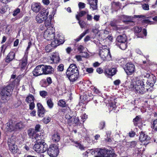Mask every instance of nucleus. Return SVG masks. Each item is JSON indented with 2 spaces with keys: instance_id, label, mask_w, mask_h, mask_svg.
Masks as SVG:
<instances>
[{
  "instance_id": "1",
  "label": "nucleus",
  "mask_w": 157,
  "mask_h": 157,
  "mask_svg": "<svg viewBox=\"0 0 157 157\" xmlns=\"http://www.w3.org/2000/svg\"><path fill=\"white\" fill-rule=\"evenodd\" d=\"M66 73L67 77L71 82L75 81L78 77V70L75 64H71L70 65Z\"/></svg>"
},
{
  "instance_id": "2",
  "label": "nucleus",
  "mask_w": 157,
  "mask_h": 157,
  "mask_svg": "<svg viewBox=\"0 0 157 157\" xmlns=\"http://www.w3.org/2000/svg\"><path fill=\"white\" fill-rule=\"evenodd\" d=\"M144 86L143 81L140 80H136L131 83L129 87L137 93L142 94L145 92Z\"/></svg>"
},
{
  "instance_id": "3",
  "label": "nucleus",
  "mask_w": 157,
  "mask_h": 157,
  "mask_svg": "<svg viewBox=\"0 0 157 157\" xmlns=\"http://www.w3.org/2000/svg\"><path fill=\"white\" fill-rule=\"evenodd\" d=\"M13 90V87L11 85H8L2 89L0 96L3 102L9 100Z\"/></svg>"
},
{
  "instance_id": "4",
  "label": "nucleus",
  "mask_w": 157,
  "mask_h": 157,
  "mask_svg": "<svg viewBox=\"0 0 157 157\" xmlns=\"http://www.w3.org/2000/svg\"><path fill=\"white\" fill-rule=\"evenodd\" d=\"M55 30L52 27H48L44 33V38L48 40H59L60 39H63V37L61 36H59L58 38H55Z\"/></svg>"
},
{
  "instance_id": "5",
  "label": "nucleus",
  "mask_w": 157,
  "mask_h": 157,
  "mask_svg": "<svg viewBox=\"0 0 157 157\" xmlns=\"http://www.w3.org/2000/svg\"><path fill=\"white\" fill-rule=\"evenodd\" d=\"M48 149V146L43 140H41L36 144L34 146L33 149L38 153H44Z\"/></svg>"
},
{
  "instance_id": "6",
  "label": "nucleus",
  "mask_w": 157,
  "mask_h": 157,
  "mask_svg": "<svg viewBox=\"0 0 157 157\" xmlns=\"http://www.w3.org/2000/svg\"><path fill=\"white\" fill-rule=\"evenodd\" d=\"M48 14V10L45 8H43L37 15L36 20L39 23H42L43 21L46 19Z\"/></svg>"
},
{
  "instance_id": "7",
  "label": "nucleus",
  "mask_w": 157,
  "mask_h": 157,
  "mask_svg": "<svg viewBox=\"0 0 157 157\" xmlns=\"http://www.w3.org/2000/svg\"><path fill=\"white\" fill-rule=\"evenodd\" d=\"M106 48V46H103L100 49L99 55L103 60H108L111 58L109 50Z\"/></svg>"
},
{
  "instance_id": "8",
  "label": "nucleus",
  "mask_w": 157,
  "mask_h": 157,
  "mask_svg": "<svg viewBox=\"0 0 157 157\" xmlns=\"http://www.w3.org/2000/svg\"><path fill=\"white\" fill-rule=\"evenodd\" d=\"M64 42L63 39L55 40L51 42L50 44L48 45L45 47V50L47 52H50L53 48L63 44Z\"/></svg>"
},
{
  "instance_id": "9",
  "label": "nucleus",
  "mask_w": 157,
  "mask_h": 157,
  "mask_svg": "<svg viewBox=\"0 0 157 157\" xmlns=\"http://www.w3.org/2000/svg\"><path fill=\"white\" fill-rule=\"evenodd\" d=\"M47 150L48 154L51 157H56L58 154V147L56 145H51Z\"/></svg>"
},
{
  "instance_id": "10",
  "label": "nucleus",
  "mask_w": 157,
  "mask_h": 157,
  "mask_svg": "<svg viewBox=\"0 0 157 157\" xmlns=\"http://www.w3.org/2000/svg\"><path fill=\"white\" fill-rule=\"evenodd\" d=\"M135 68V66L131 62H128L126 64L124 70L127 74L129 75L134 73Z\"/></svg>"
},
{
  "instance_id": "11",
  "label": "nucleus",
  "mask_w": 157,
  "mask_h": 157,
  "mask_svg": "<svg viewBox=\"0 0 157 157\" xmlns=\"http://www.w3.org/2000/svg\"><path fill=\"white\" fill-rule=\"evenodd\" d=\"M139 139L142 144L145 146L147 145L150 142V138L142 132L140 133Z\"/></svg>"
},
{
  "instance_id": "12",
  "label": "nucleus",
  "mask_w": 157,
  "mask_h": 157,
  "mask_svg": "<svg viewBox=\"0 0 157 157\" xmlns=\"http://www.w3.org/2000/svg\"><path fill=\"white\" fill-rule=\"evenodd\" d=\"M5 131L6 132H11L12 131H15V124H14L11 120H10L6 124Z\"/></svg>"
},
{
  "instance_id": "13",
  "label": "nucleus",
  "mask_w": 157,
  "mask_h": 157,
  "mask_svg": "<svg viewBox=\"0 0 157 157\" xmlns=\"http://www.w3.org/2000/svg\"><path fill=\"white\" fill-rule=\"evenodd\" d=\"M43 65L36 66L33 71L34 76H37L44 74Z\"/></svg>"
},
{
  "instance_id": "14",
  "label": "nucleus",
  "mask_w": 157,
  "mask_h": 157,
  "mask_svg": "<svg viewBox=\"0 0 157 157\" xmlns=\"http://www.w3.org/2000/svg\"><path fill=\"white\" fill-rule=\"evenodd\" d=\"M34 99L33 96L32 94L29 95L26 98L25 101L28 103L29 104V109L31 110H33L35 107Z\"/></svg>"
},
{
  "instance_id": "15",
  "label": "nucleus",
  "mask_w": 157,
  "mask_h": 157,
  "mask_svg": "<svg viewBox=\"0 0 157 157\" xmlns=\"http://www.w3.org/2000/svg\"><path fill=\"white\" fill-rule=\"evenodd\" d=\"M117 71L115 68H108L105 69L104 71L105 75L108 78H110L114 75Z\"/></svg>"
},
{
  "instance_id": "16",
  "label": "nucleus",
  "mask_w": 157,
  "mask_h": 157,
  "mask_svg": "<svg viewBox=\"0 0 157 157\" xmlns=\"http://www.w3.org/2000/svg\"><path fill=\"white\" fill-rule=\"evenodd\" d=\"M98 154L100 155L101 157H105L108 156L112 153H113L112 151L108 150L105 149H99Z\"/></svg>"
},
{
  "instance_id": "17",
  "label": "nucleus",
  "mask_w": 157,
  "mask_h": 157,
  "mask_svg": "<svg viewBox=\"0 0 157 157\" xmlns=\"http://www.w3.org/2000/svg\"><path fill=\"white\" fill-rule=\"evenodd\" d=\"M43 68L44 74H52L53 72V69L51 66L43 65Z\"/></svg>"
},
{
  "instance_id": "18",
  "label": "nucleus",
  "mask_w": 157,
  "mask_h": 157,
  "mask_svg": "<svg viewBox=\"0 0 157 157\" xmlns=\"http://www.w3.org/2000/svg\"><path fill=\"white\" fill-rule=\"evenodd\" d=\"M31 9L34 12L37 13L41 10V6L40 3H34L32 5Z\"/></svg>"
},
{
  "instance_id": "19",
  "label": "nucleus",
  "mask_w": 157,
  "mask_h": 157,
  "mask_svg": "<svg viewBox=\"0 0 157 157\" xmlns=\"http://www.w3.org/2000/svg\"><path fill=\"white\" fill-rule=\"evenodd\" d=\"M37 106L38 109V115L40 117H42L44 116L45 111L41 104L38 103Z\"/></svg>"
},
{
  "instance_id": "20",
  "label": "nucleus",
  "mask_w": 157,
  "mask_h": 157,
  "mask_svg": "<svg viewBox=\"0 0 157 157\" xmlns=\"http://www.w3.org/2000/svg\"><path fill=\"white\" fill-rule=\"evenodd\" d=\"M27 57L26 56H25L20 61V65L21 70L25 69L27 62Z\"/></svg>"
},
{
  "instance_id": "21",
  "label": "nucleus",
  "mask_w": 157,
  "mask_h": 157,
  "mask_svg": "<svg viewBox=\"0 0 157 157\" xmlns=\"http://www.w3.org/2000/svg\"><path fill=\"white\" fill-rule=\"evenodd\" d=\"M98 0H89V3L90 5V8L93 10H95L97 8Z\"/></svg>"
},
{
  "instance_id": "22",
  "label": "nucleus",
  "mask_w": 157,
  "mask_h": 157,
  "mask_svg": "<svg viewBox=\"0 0 157 157\" xmlns=\"http://www.w3.org/2000/svg\"><path fill=\"white\" fill-rule=\"evenodd\" d=\"M25 125L22 122L20 121L15 124V131L18 130H21L25 127Z\"/></svg>"
},
{
  "instance_id": "23",
  "label": "nucleus",
  "mask_w": 157,
  "mask_h": 157,
  "mask_svg": "<svg viewBox=\"0 0 157 157\" xmlns=\"http://www.w3.org/2000/svg\"><path fill=\"white\" fill-rule=\"evenodd\" d=\"M59 58L58 56L53 55L52 57H50V59L49 60L48 62L51 63H57L59 61Z\"/></svg>"
},
{
  "instance_id": "24",
  "label": "nucleus",
  "mask_w": 157,
  "mask_h": 157,
  "mask_svg": "<svg viewBox=\"0 0 157 157\" xmlns=\"http://www.w3.org/2000/svg\"><path fill=\"white\" fill-rule=\"evenodd\" d=\"M21 77V75L18 76L14 80H13L11 81V82H12V83L9 85H11V86H13V88H14V87L15 86L18 85L19 84L20 79Z\"/></svg>"
},
{
  "instance_id": "25",
  "label": "nucleus",
  "mask_w": 157,
  "mask_h": 157,
  "mask_svg": "<svg viewBox=\"0 0 157 157\" xmlns=\"http://www.w3.org/2000/svg\"><path fill=\"white\" fill-rule=\"evenodd\" d=\"M126 36L124 34L119 35L116 39L117 41L120 43L126 42Z\"/></svg>"
},
{
  "instance_id": "26",
  "label": "nucleus",
  "mask_w": 157,
  "mask_h": 157,
  "mask_svg": "<svg viewBox=\"0 0 157 157\" xmlns=\"http://www.w3.org/2000/svg\"><path fill=\"white\" fill-rule=\"evenodd\" d=\"M15 56V54L13 52H10L8 55L6 61L7 63H9L12 60Z\"/></svg>"
},
{
  "instance_id": "27",
  "label": "nucleus",
  "mask_w": 157,
  "mask_h": 157,
  "mask_svg": "<svg viewBox=\"0 0 157 157\" xmlns=\"http://www.w3.org/2000/svg\"><path fill=\"white\" fill-rule=\"evenodd\" d=\"M52 140L56 142H59L60 139V136L59 133L57 132H55L53 134L52 137Z\"/></svg>"
},
{
  "instance_id": "28",
  "label": "nucleus",
  "mask_w": 157,
  "mask_h": 157,
  "mask_svg": "<svg viewBox=\"0 0 157 157\" xmlns=\"http://www.w3.org/2000/svg\"><path fill=\"white\" fill-rule=\"evenodd\" d=\"M16 139L14 136H12L11 138H8L7 143L8 146L15 144Z\"/></svg>"
},
{
  "instance_id": "29",
  "label": "nucleus",
  "mask_w": 157,
  "mask_h": 157,
  "mask_svg": "<svg viewBox=\"0 0 157 157\" xmlns=\"http://www.w3.org/2000/svg\"><path fill=\"white\" fill-rule=\"evenodd\" d=\"M10 151L13 153H15L17 152L18 147L16 145L14 144L9 146Z\"/></svg>"
},
{
  "instance_id": "30",
  "label": "nucleus",
  "mask_w": 157,
  "mask_h": 157,
  "mask_svg": "<svg viewBox=\"0 0 157 157\" xmlns=\"http://www.w3.org/2000/svg\"><path fill=\"white\" fill-rule=\"evenodd\" d=\"M40 124H37L35 127V130H29V132L32 133L33 135L34 134H36V132H38L40 131Z\"/></svg>"
},
{
  "instance_id": "31",
  "label": "nucleus",
  "mask_w": 157,
  "mask_h": 157,
  "mask_svg": "<svg viewBox=\"0 0 157 157\" xmlns=\"http://www.w3.org/2000/svg\"><path fill=\"white\" fill-rule=\"evenodd\" d=\"M87 13H88V11H81L78 15H76V18L78 21H79L80 17L84 16L85 14H86Z\"/></svg>"
},
{
  "instance_id": "32",
  "label": "nucleus",
  "mask_w": 157,
  "mask_h": 157,
  "mask_svg": "<svg viewBox=\"0 0 157 157\" xmlns=\"http://www.w3.org/2000/svg\"><path fill=\"white\" fill-rule=\"evenodd\" d=\"M122 17L124 19V20H123L124 22H133L132 20L133 19V17L124 15L122 16Z\"/></svg>"
},
{
  "instance_id": "33",
  "label": "nucleus",
  "mask_w": 157,
  "mask_h": 157,
  "mask_svg": "<svg viewBox=\"0 0 157 157\" xmlns=\"http://www.w3.org/2000/svg\"><path fill=\"white\" fill-rule=\"evenodd\" d=\"M119 44V48L122 50H124L127 48V44L126 42L120 43Z\"/></svg>"
},
{
  "instance_id": "34",
  "label": "nucleus",
  "mask_w": 157,
  "mask_h": 157,
  "mask_svg": "<svg viewBox=\"0 0 157 157\" xmlns=\"http://www.w3.org/2000/svg\"><path fill=\"white\" fill-rule=\"evenodd\" d=\"M45 20V26L48 28L49 27H51L50 26L51 24V19L50 18L49 19H46Z\"/></svg>"
},
{
  "instance_id": "35",
  "label": "nucleus",
  "mask_w": 157,
  "mask_h": 157,
  "mask_svg": "<svg viewBox=\"0 0 157 157\" xmlns=\"http://www.w3.org/2000/svg\"><path fill=\"white\" fill-rule=\"evenodd\" d=\"M152 127L154 130L157 131V119L153 121Z\"/></svg>"
},
{
  "instance_id": "36",
  "label": "nucleus",
  "mask_w": 157,
  "mask_h": 157,
  "mask_svg": "<svg viewBox=\"0 0 157 157\" xmlns=\"http://www.w3.org/2000/svg\"><path fill=\"white\" fill-rule=\"evenodd\" d=\"M58 105L61 107H65L66 105V102L63 100H59L58 103Z\"/></svg>"
},
{
  "instance_id": "37",
  "label": "nucleus",
  "mask_w": 157,
  "mask_h": 157,
  "mask_svg": "<svg viewBox=\"0 0 157 157\" xmlns=\"http://www.w3.org/2000/svg\"><path fill=\"white\" fill-rule=\"evenodd\" d=\"M47 104L50 108H52L53 106V104L51 99H48L47 101Z\"/></svg>"
},
{
  "instance_id": "38",
  "label": "nucleus",
  "mask_w": 157,
  "mask_h": 157,
  "mask_svg": "<svg viewBox=\"0 0 157 157\" xmlns=\"http://www.w3.org/2000/svg\"><path fill=\"white\" fill-rule=\"evenodd\" d=\"M75 146L76 147L79 148L81 150H84L85 147L78 143L76 142L75 143Z\"/></svg>"
},
{
  "instance_id": "39",
  "label": "nucleus",
  "mask_w": 157,
  "mask_h": 157,
  "mask_svg": "<svg viewBox=\"0 0 157 157\" xmlns=\"http://www.w3.org/2000/svg\"><path fill=\"white\" fill-rule=\"evenodd\" d=\"M40 94L41 97L45 98L47 95L48 94L47 92L45 91H41L40 92Z\"/></svg>"
},
{
  "instance_id": "40",
  "label": "nucleus",
  "mask_w": 157,
  "mask_h": 157,
  "mask_svg": "<svg viewBox=\"0 0 157 157\" xmlns=\"http://www.w3.org/2000/svg\"><path fill=\"white\" fill-rule=\"evenodd\" d=\"M50 118L48 117H46L44 118L43 119V122L45 124H47L48 122H50Z\"/></svg>"
},
{
  "instance_id": "41",
  "label": "nucleus",
  "mask_w": 157,
  "mask_h": 157,
  "mask_svg": "<svg viewBox=\"0 0 157 157\" xmlns=\"http://www.w3.org/2000/svg\"><path fill=\"white\" fill-rule=\"evenodd\" d=\"M134 31L136 33H139L141 31V28L140 27H136L134 28Z\"/></svg>"
},
{
  "instance_id": "42",
  "label": "nucleus",
  "mask_w": 157,
  "mask_h": 157,
  "mask_svg": "<svg viewBox=\"0 0 157 157\" xmlns=\"http://www.w3.org/2000/svg\"><path fill=\"white\" fill-rule=\"evenodd\" d=\"M85 49V48L82 45H80L78 46L77 48V50L80 52V53H82V51Z\"/></svg>"
},
{
  "instance_id": "43",
  "label": "nucleus",
  "mask_w": 157,
  "mask_h": 157,
  "mask_svg": "<svg viewBox=\"0 0 157 157\" xmlns=\"http://www.w3.org/2000/svg\"><path fill=\"white\" fill-rule=\"evenodd\" d=\"M117 22L116 20H113L110 23V25L113 27H116L117 26Z\"/></svg>"
},
{
  "instance_id": "44",
  "label": "nucleus",
  "mask_w": 157,
  "mask_h": 157,
  "mask_svg": "<svg viewBox=\"0 0 157 157\" xmlns=\"http://www.w3.org/2000/svg\"><path fill=\"white\" fill-rule=\"evenodd\" d=\"M20 10L19 8H17L13 12V15L15 16L17 15V14L20 13Z\"/></svg>"
},
{
  "instance_id": "45",
  "label": "nucleus",
  "mask_w": 157,
  "mask_h": 157,
  "mask_svg": "<svg viewBox=\"0 0 157 157\" xmlns=\"http://www.w3.org/2000/svg\"><path fill=\"white\" fill-rule=\"evenodd\" d=\"M136 142L135 141L131 142L129 144V146L131 148L134 147L136 146Z\"/></svg>"
},
{
  "instance_id": "46",
  "label": "nucleus",
  "mask_w": 157,
  "mask_h": 157,
  "mask_svg": "<svg viewBox=\"0 0 157 157\" xmlns=\"http://www.w3.org/2000/svg\"><path fill=\"white\" fill-rule=\"evenodd\" d=\"M142 7L145 10H148L149 9V6L147 4H143Z\"/></svg>"
},
{
  "instance_id": "47",
  "label": "nucleus",
  "mask_w": 157,
  "mask_h": 157,
  "mask_svg": "<svg viewBox=\"0 0 157 157\" xmlns=\"http://www.w3.org/2000/svg\"><path fill=\"white\" fill-rule=\"evenodd\" d=\"M65 117L66 119L69 120L70 122H71L72 121V117L69 114H66L65 115Z\"/></svg>"
},
{
  "instance_id": "48",
  "label": "nucleus",
  "mask_w": 157,
  "mask_h": 157,
  "mask_svg": "<svg viewBox=\"0 0 157 157\" xmlns=\"http://www.w3.org/2000/svg\"><path fill=\"white\" fill-rule=\"evenodd\" d=\"M86 14L87 15L86 18L87 20L89 21H91L92 19V16L91 15L89 14L88 12Z\"/></svg>"
},
{
  "instance_id": "49",
  "label": "nucleus",
  "mask_w": 157,
  "mask_h": 157,
  "mask_svg": "<svg viewBox=\"0 0 157 157\" xmlns=\"http://www.w3.org/2000/svg\"><path fill=\"white\" fill-rule=\"evenodd\" d=\"M78 21V23L81 28H82L84 27L85 22L84 21H81L80 20Z\"/></svg>"
},
{
  "instance_id": "50",
  "label": "nucleus",
  "mask_w": 157,
  "mask_h": 157,
  "mask_svg": "<svg viewBox=\"0 0 157 157\" xmlns=\"http://www.w3.org/2000/svg\"><path fill=\"white\" fill-rule=\"evenodd\" d=\"M78 6L79 9H83L85 7V4L83 3L80 2L78 4Z\"/></svg>"
},
{
  "instance_id": "51",
  "label": "nucleus",
  "mask_w": 157,
  "mask_h": 157,
  "mask_svg": "<svg viewBox=\"0 0 157 157\" xmlns=\"http://www.w3.org/2000/svg\"><path fill=\"white\" fill-rule=\"evenodd\" d=\"M94 69L92 68H87L86 69V71L89 73H92L93 72Z\"/></svg>"
},
{
  "instance_id": "52",
  "label": "nucleus",
  "mask_w": 157,
  "mask_h": 157,
  "mask_svg": "<svg viewBox=\"0 0 157 157\" xmlns=\"http://www.w3.org/2000/svg\"><path fill=\"white\" fill-rule=\"evenodd\" d=\"M57 69L59 71H63V65L62 64L59 65L58 66Z\"/></svg>"
},
{
  "instance_id": "53",
  "label": "nucleus",
  "mask_w": 157,
  "mask_h": 157,
  "mask_svg": "<svg viewBox=\"0 0 157 157\" xmlns=\"http://www.w3.org/2000/svg\"><path fill=\"white\" fill-rule=\"evenodd\" d=\"M81 119L82 120L83 122H84L85 119H86L87 118V115H86V114H83L81 116Z\"/></svg>"
},
{
  "instance_id": "54",
  "label": "nucleus",
  "mask_w": 157,
  "mask_h": 157,
  "mask_svg": "<svg viewBox=\"0 0 157 157\" xmlns=\"http://www.w3.org/2000/svg\"><path fill=\"white\" fill-rule=\"evenodd\" d=\"M105 124V122L104 121H102L99 124V128L100 129H102L104 127Z\"/></svg>"
},
{
  "instance_id": "55",
  "label": "nucleus",
  "mask_w": 157,
  "mask_h": 157,
  "mask_svg": "<svg viewBox=\"0 0 157 157\" xmlns=\"http://www.w3.org/2000/svg\"><path fill=\"white\" fill-rule=\"evenodd\" d=\"M97 72L99 74H101L103 72V70L101 67L98 68L96 69Z\"/></svg>"
},
{
  "instance_id": "56",
  "label": "nucleus",
  "mask_w": 157,
  "mask_h": 157,
  "mask_svg": "<svg viewBox=\"0 0 157 157\" xmlns=\"http://www.w3.org/2000/svg\"><path fill=\"white\" fill-rule=\"evenodd\" d=\"M135 135L136 133L135 132L133 131L129 132L128 133L129 136L131 137H133L135 136Z\"/></svg>"
},
{
  "instance_id": "57",
  "label": "nucleus",
  "mask_w": 157,
  "mask_h": 157,
  "mask_svg": "<svg viewBox=\"0 0 157 157\" xmlns=\"http://www.w3.org/2000/svg\"><path fill=\"white\" fill-rule=\"evenodd\" d=\"M140 119H141V118H140V116H137L136 117V118H134L133 119V121L134 122H137L138 121H139L140 120Z\"/></svg>"
},
{
  "instance_id": "58",
  "label": "nucleus",
  "mask_w": 157,
  "mask_h": 157,
  "mask_svg": "<svg viewBox=\"0 0 157 157\" xmlns=\"http://www.w3.org/2000/svg\"><path fill=\"white\" fill-rule=\"evenodd\" d=\"M120 3L118 2H113L112 3V5L113 6H119Z\"/></svg>"
},
{
  "instance_id": "59",
  "label": "nucleus",
  "mask_w": 157,
  "mask_h": 157,
  "mask_svg": "<svg viewBox=\"0 0 157 157\" xmlns=\"http://www.w3.org/2000/svg\"><path fill=\"white\" fill-rule=\"evenodd\" d=\"M120 82L121 81L119 79L113 82L114 84L116 85H119L120 83Z\"/></svg>"
},
{
  "instance_id": "60",
  "label": "nucleus",
  "mask_w": 157,
  "mask_h": 157,
  "mask_svg": "<svg viewBox=\"0 0 157 157\" xmlns=\"http://www.w3.org/2000/svg\"><path fill=\"white\" fill-rule=\"evenodd\" d=\"M100 16L99 15H95L94 17V19L96 21H98L99 20Z\"/></svg>"
},
{
  "instance_id": "61",
  "label": "nucleus",
  "mask_w": 157,
  "mask_h": 157,
  "mask_svg": "<svg viewBox=\"0 0 157 157\" xmlns=\"http://www.w3.org/2000/svg\"><path fill=\"white\" fill-rule=\"evenodd\" d=\"M43 3L46 5H48L50 3V1L49 0H42Z\"/></svg>"
},
{
  "instance_id": "62",
  "label": "nucleus",
  "mask_w": 157,
  "mask_h": 157,
  "mask_svg": "<svg viewBox=\"0 0 157 157\" xmlns=\"http://www.w3.org/2000/svg\"><path fill=\"white\" fill-rule=\"evenodd\" d=\"M83 36H82L81 34L78 38H77L76 39H75V40L77 41L78 42L79 41L82 37Z\"/></svg>"
},
{
  "instance_id": "63",
  "label": "nucleus",
  "mask_w": 157,
  "mask_h": 157,
  "mask_svg": "<svg viewBox=\"0 0 157 157\" xmlns=\"http://www.w3.org/2000/svg\"><path fill=\"white\" fill-rule=\"evenodd\" d=\"M6 11L4 8L2 7L0 9V13H5Z\"/></svg>"
},
{
  "instance_id": "64",
  "label": "nucleus",
  "mask_w": 157,
  "mask_h": 157,
  "mask_svg": "<svg viewBox=\"0 0 157 157\" xmlns=\"http://www.w3.org/2000/svg\"><path fill=\"white\" fill-rule=\"evenodd\" d=\"M66 50L67 53L69 54L72 51V49L71 48L68 47L66 49Z\"/></svg>"
}]
</instances>
